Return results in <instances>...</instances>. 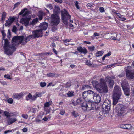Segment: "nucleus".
Returning a JSON list of instances; mask_svg holds the SVG:
<instances>
[{
  "label": "nucleus",
  "instance_id": "f257e3e1",
  "mask_svg": "<svg viewBox=\"0 0 134 134\" xmlns=\"http://www.w3.org/2000/svg\"><path fill=\"white\" fill-rule=\"evenodd\" d=\"M114 76L111 77H108L105 78V80L101 78L100 79V84L97 81H92V82L93 86L100 93H107L108 92L107 87L106 81L109 82V86L112 87L114 84V81L112 79H114Z\"/></svg>",
  "mask_w": 134,
  "mask_h": 134
},
{
  "label": "nucleus",
  "instance_id": "f03ea898",
  "mask_svg": "<svg viewBox=\"0 0 134 134\" xmlns=\"http://www.w3.org/2000/svg\"><path fill=\"white\" fill-rule=\"evenodd\" d=\"M1 33L3 36V39L4 41L3 46L4 53L7 55H11L12 54L13 52L15 50V48L13 45L9 44V43L7 39H4L6 36V34L4 31H2Z\"/></svg>",
  "mask_w": 134,
  "mask_h": 134
},
{
  "label": "nucleus",
  "instance_id": "7ed1b4c3",
  "mask_svg": "<svg viewBox=\"0 0 134 134\" xmlns=\"http://www.w3.org/2000/svg\"><path fill=\"white\" fill-rule=\"evenodd\" d=\"M31 38H34L32 35L25 38L23 36H15L12 38V42L15 46L17 45L20 43H22V44L24 45Z\"/></svg>",
  "mask_w": 134,
  "mask_h": 134
},
{
  "label": "nucleus",
  "instance_id": "20e7f679",
  "mask_svg": "<svg viewBox=\"0 0 134 134\" xmlns=\"http://www.w3.org/2000/svg\"><path fill=\"white\" fill-rule=\"evenodd\" d=\"M122 93L121 92V89L120 87L115 86L114 88L113 95V104L114 105L116 104L118 100L120 99Z\"/></svg>",
  "mask_w": 134,
  "mask_h": 134
},
{
  "label": "nucleus",
  "instance_id": "39448f33",
  "mask_svg": "<svg viewBox=\"0 0 134 134\" xmlns=\"http://www.w3.org/2000/svg\"><path fill=\"white\" fill-rule=\"evenodd\" d=\"M77 104H82L81 107L82 109L84 111L89 110H91V103L89 102L85 101L83 102L82 99L81 98H79L76 100Z\"/></svg>",
  "mask_w": 134,
  "mask_h": 134
},
{
  "label": "nucleus",
  "instance_id": "423d86ee",
  "mask_svg": "<svg viewBox=\"0 0 134 134\" xmlns=\"http://www.w3.org/2000/svg\"><path fill=\"white\" fill-rule=\"evenodd\" d=\"M61 18L63 22L66 25L68 23V20L70 19L71 16L65 9L61 11Z\"/></svg>",
  "mask_w": 134,
  "mask_h": 134
},
{
  "label": "nucleus",
  "instance_id": "0eeeda50",
  "mask_svg": "<svg viewBox=\"0 0 134 134\" xmlns=\"http://www.w3.org/2000/svg\"><path fill=\"white\" fill-rule=\"evenodd\" d=\"M126 77L129 79L134 78V61L132 63L131 67L127 66L126 70Z\"/></svg>",
  "mask_w": 134,
  "mask_h": 134
},
{
  "label": "nucleus",
  "instance_id": "6e6552de",
  "mask_svg": "<svg viewBox=\"0 0 134 134\" xmlns=\"http://www.w3.org/2000/svg\"><path fill=\"white\" fill-rule=\"evenodd\" d=\"M60 19L59 15L57 14H53L51 17V23L54 25L57 26L58 25L60 22Z\"/></svg>",
  "mask_w": 134,
  "mask_h": 134
},
{
  "label": "nucleus",
  "instance_id": "1a4fd4ad",
  "mask_svg": "<svg viewBox=\"0 0 134 134\" xmlns=\"http://www.w3.org/2000/svg\"><path fill=\"white\" fill-rule=\"evenodd\" d=\"M31 19V17H26L22 18L20 20V23L24 24L26 26H28L29 21Z\"/></svg>",
  "mask_w": 134,
  "mask_h": 134
},
{
  "label": "nucleus",
  "instance_id": "9d476101",
  "mask_svg": "<svg viewBox=\"0 0 134 134\" xmlns=\"http://www.w3.org/2000/svg\"><path fill=\"white\" fill-rule=\"evenodd\" d=\"M32 35L34 38H38L41 37V35L42 34L41 30H39L34 31H32Z\"/></svg>",
  "mask_w": 134,
  "mask_h": 134
},
{
  "label": "nucleus",
  "instance_id": "9b49d317",
  "mask_svg": "<svg viewBox=\"0 0 134 134\" xmlns=\"http://www.w3.org/2000/svg\"><path fill=\"white\" fill-rule=\"evenodd\" d=\"M26 99L27 101H34L36 100V97L34 95L32 96L31 93H29L26 97Z\"/></svg>",
  "mask_w": 134,
  "mask_h": 134
},
{
  "label": "nucleus",
  "instance_id": "f8f14e48",
  "mask_svg": "<svg viewBox=\"0 0 134 134\" xmlns=\"http://www.w3.org/2000/svg\"><path fill=\"white\" fill-rule=\"evenodd\" d=\"M77 50L80 52V53H83L84 54H86L88 51L85 47L82 48L81 47H78L77 48Z\"/></svg>",
  "mask_w": 134,
  "mask_h": 134
},
{
  "label": "nucleus",
  "instance_id": "ddd939ff",
  "mask_svg": "<svg viewBox=\"0 0 134 134\" xmlns=\"http://www.w3.org/2000/svg\"><path fill=\"white\" fill-rule=\"evenodd\" d=\"M23 93L22 92L19 93H14L12 96V98L14 99H19L23 97Z\"/></svg>",
  "mask_w": 134,
  "mask_h": 134
},
{
  "label": "nucleus",
  "instance_id": "4468645a",
  "mask_svg": "<svg viewBox=\"0 0 134 134\" xmlns=\"http://www.w3.org/2000/svg\"><path fill=\"white\" fill-rule=\"evenodd\" d=\"M93 98L94 101L96 103H98L101 100L100 96L98 94L96 93L93 97Z\"/></svg>",
  "mask_w": 134,
  "mask_h": 134
},
{
  "label": "nucleus",
  "instance_id": "2eb2a0df",
  "mask_svg": "<svg viewBox=\"0 0 134 134\" xmlns=\"http://www.w3.org/2000/svg\"><path fill=\"white\" fill-rule=\"evenodd\" d=\"M48 26V24L46 22H44L41 24L40 27L42 31V30H46Z\"/></svg>",
  "mask_w": 134,
  "mask_h": 134
},
{
  "label": "nucleus",
  "instance_id": "dca6fc26",
  "mask_svg": "<svg viewBox=\"0 0 134 134\" xmlns=\"http://www.w3.org/2000/svg\"><path fill=\"white\" fill-rule=\"evenodd\" d=\"M52 104L51 102L49 101L45 103L44 104V110L46 112V114L49 113V110H47L46 108Z\"/></svg>",
  "mask_w": 134,
  "mask_h": 134
},
{
  "label": "nucleus",
  "instance_id": "f3484780",
  "mask_svg": "<svg viewBox=\"0 0 134 134\" xmlns=\"http://www.w3.org/2000/svg\"><path fill=\"white\" fill-rule=\"evenodd\" d=\"M27 9L26 8H25L23 9L19 13V15H21L24 13L23 15L22 16L24 17L26 16L28 13V11L26 10H27Z\"/></svg>",
  "mask_w": 134,
  "mask_h": 134
},
{
  "label": "nucleus",
  "instance_id": "a211bd4d",
  "mask_svg": "<svg viewBox=\"0 0 134 134\" xmlns=\"http://www.w3.org/2000/svg\"><path fill=\"white\" fill-rule=\"evenodd\" d=\"M121 83L122 88L129 86L127 81L125 79L121 81Z\"/></svg>",
  "mask_w": 134,
  "mask_h": 134
},
{
  "label": "nucleus",
  "instance_id": "6ab92c4d",
  "mask_svg": "<svg viewBox=\"0 0 134 134\" xmlns=\"http://www.w3.org/2000/svg\"><path fill=\"white\" fill-rule=\"evenodd\" d=\"M125 113V108L123 107L121 108L118 111L117 115L118 116H121L122 115Z\"/></svg>",
  "mask_w": 134,
  "mask_h": 134
},
{
  "label": "nucleus",
  "instance_id": "aec40b11",
  "mask_svg": "<svg viewBox=\"0 0 134 134\" xmlns=\"http://www.w3.org/2000/svg\"><path fill=\"white\" fill-rule=\"evenodd\" d=\"M16 121L17 119L15 118H9L7 121L8 125H10Z\"/></svg>",
  "mask_w": 134,
  "mask_h": 134
},
{
  "label": "nucleus",
  "instance_id": "412c9836",
  "mask_svg": "<svg viewBox=\"0 0 134 134\" xmlns=\"http://www.w3.org/2000/svg\"><path fill=\"white\" fill-rule=\"evenodd\" d=\"M124 91V94L127 96H128L129 95L130 89L129 87L122 88Z\"/></svg>",
  "mask_w": 134,
  "mask_h": 134
},
{
  "label": "nucleus",
  "instance_id": "4be33fe9",
  "mask_svg": "<svg viewBox=\"0 0 134 134\" xmlns=\"http://www.w3.org/2000/svg\"><path fill=\"white\" fill-rule=\"evenodd\" d=\"M120 127L124 129H129L131 128V126L130 124H122L120 125Z\"/></svg>",
  "mask_w": 134,
  "mask_h": 134
},
{
  "label": "nucleus",
  "instance_id": "5701e85b",
  "mask_svg": "<svg viewBox=\"0 0 134 134\" xmlns=\"http://www.w3.org/2000/svg\"><path fill=\"white\" fill-rule=\"evenodd\" d=\"M110 106H108L107 107H102L103 108L102 109V110L104 112H105V113H108V111L110 110Z\"/></svg>",
  "mask_w": 134,
  "mask_h": 134
},
{
  "label": "nucleus",
  "instance_id": "b1692460",
  "mask_svg": "<svg viewBox=\"0 0 134 134\" xmlns=\"http://www.w3.org/2000/svg\"><path fill=\"white\" fill-rule=\"evenodd\" d=\"M111 101L109 100H105L103 103L102 107H107L108 106L111 105Z\"/></svg>",
  "mask_w": 134,
  "mask_h": 134
},
{
  "label": "nucleus",
  "instance_id": "393cba45",
  "mask_svg": "<svg viewBox=\"0 0 134 134\" xmlns=\"http://www.w3.org/2000/svg\"><path fill=\"white\" fill-rule=\"evenodd\" d=\"M104 52V50L97 51L96 54V56L97 57L102 56Z\"/></svg>",
  "mask_w": 134,
  "mask_h": 134
},
{
  "label": "nucleus",
  "instance_id": "a878e982",
  "mask_svg": "<svg viewBox=\"0 0 134 134\" xmlns=\"http://www.w3.org/2000/svg\"><path fill=\"white\" fill-rule=\"evenodd\" d=\"M44 92L42 93L41 92H38L36 93L34 95V96H35L36 97V99L37 97H41L43 94L44 93Z\"/></svg>",
  "mask_w": 134,
  "mask_h": 134
},
{
  "label": "nucleus",
  "instance_id": "bb28decb",
  "mask_svg": "<svg viewBox=\"0 0 134 134\" xmlns=\"http://www.w3.org/2000/svg\"><path fill=\"white\" fill-rule=\"evenodd\" d=\"M39 19L40 20H41L42 19L44 15L43 13L41 11H39L38 14Z\"/></svg>",
  "mask_w": 134,
  "mask_h": 134
},
{
  "label": "nucleus",
  "instance_id": "cd10ccee",
  "mask_svg": "<svg viewBox=\"0 0 134 134\" xmlns=\"http://www.w3.org/2000/svg\"><path fill=\"white\" fill-rule=\"evenodd\" d=\"M74 92L73 91H70L68 92L67 93V95L68 97H72L74 95Z\"/></svg>",
  "mask_w": 134,
  "mask_h": 134
},
{
  "label": "nucleus",
  "instance_id": "c85d7f7f",
  "mask_svg": "<svg viewBox=\"0 0 134 134\" xmlns=\"http://www.w3.org/2000/svg\"><path fill=\"white\" fill-rule=\"evenodd\" d=\"M38 21V19L37 18H36L33 20L32 21L31 23V24L32 25L35 24Z\"/></svg>",
  "mask_w": 134,
  "mask_h": 134
},
{
  "label": "nucleus",
  "instance_id": "c756f323",
  "mask_svg": "<svg viewBox=\"0 0 134 134\" xmlns=\"http://www.w3.org/2000/svg\"><path fill=\"white\" fill-rule=\"evenodd\" d=\"M6 13L5 12H3L2 14V16L1 18V20L3 21L4 20L6 17Z\"/></svg>",
  "mask_w": 134,
  "mask_h": 134
},
{
  "label": "nucleus",
  "instance_id": "7c9ffc66",
  "mask_svg": "<svg viewBox=\"0 0 134 134\" xmlns=\"http://www.w3.org/2000/svg\"><path fill=\"white\" fill-rule=\"evenodd\" d=\"M71 114L72 115V116L75 117H77L78 116H79V115L78 113L75 111H73V112H72L71 113Z\"/></svg>",
  "mask_w": 134,
  "mask_h": 134
},
{
  "label": "nucleus",
  "instance_id": "2f4dec72",
  "mask_svg": "<svg viewBox=\"0 0 134 134\" xmlns=\"http://www.w3.org/2000/svg\"><path fill=\"white\" fill-rule=\"evenodd\" d=\"M57 74L54 73H49L47 74V76L49 77H53L56 76Z\"/></svg>",
  "mask_w": 134,
  "mask_h": 134
},
{
  "label": "nucleus",
  "instance_id": "473e14b6",
  "mask_svg": "<svg viewBox=\"0 0 134 134\" xmlns=\"http://www.w3.org/2000/svg\"><path fill=\"white\" fill-rule=\"evenodd\" d=\"M88 95L87 91L83 92L82 93V96L83 98L85 99Z\"/></svg>",
  "mask_w": 134,
  "mask_h": 134
},
{
  "label": "nucleus",
  "instance_id": "72a5a7b5",
  "mask_svg": "<svg viewBox=\"0 0 134 134\" xmlns=\"http://www.w3.org/2000/svg\"><path fill=\"white\" fill-rule=\"evenodd\" d=\"M117 64H118V63H114L110 65H107L106 66V67L108 68H110L112 67H113V66L114 67V66H116Z\"/></svg>",
  "mask_w": 134,
  "mask_h": 134
},
{
  "label": "nucleus",
  "instance_id": "f704fd0d",
  "mask_svg": "<svg viewBox=\"0 0 134 134\" xmlns=\"http://www.w3.org/2000/svg\"><path fill=\"white\" fill-rule=\"evenodd\" d=\"M87 92L88 93V94H92L93 96H94V95L96 94L93 92V91L91 90H88L87 91Z\"/></svg>",
  "mask_w": 134,
  "mask_h": 134
},
{
  "label": "nucleus",
  "instance_id": "c9c22d12",
  "mask_svg": "<svg viewBox=\"0 0 134 134\" xmlns=\"http://www.w3.org/2000/svg\"><path fill=\"white\" fill-rule=\"evenodd\" d=\"M4 114L5 115L7 118L9 117L10 116V114L9 112L7 111H3Z\"/></svg>",
  "mask_w": 134,
  "mask_h": 134
},
{
  "label": "nucleus",
  "instance_id": "e433bc0d",
  "mask_svg": "<svg viewBox=\"0 0 134 134\" xmlns=\"http://www.w3.org/2000/svg\"><path fill=\"white\" fill-rule=\"evenodd\" d=\"M86 64L90 66H92L93 65L92 64L90 63V61L87 60L85 63Z\"/></svg>",
  "mask_w": 134,
  "mask_h": 134
},
{
  "label": "nucleus",
  "instance_id": "4c0bfd02",
  "mask_svg": "<svg viewBox=\"0 0 134 134\" xmlns=\"http://www.w3.org/2000/svg\"><path fill=\"white\" fill-rule=\"evenodd\" d=\"M88 48L89 50L91 51H93L94 50L95 48V47L93 46H89L88 47Z\"/></svg>",
  "mask_w": 134,
  "mask_h": 134
},
{
  "label": "nucleus",
  "instance_id": "58836bf2",
  "mask_svg": "<svg viewBox=\"0 0 134 134\" xmlns=\"http://www.w3.org/2000/svg\"><path fill=\"white\" fill-rule=\"evenodd\" d=\"M65 113V111L64 109H62L60 110V114L61 115H64Z\"/></svg>",
  "mask_w": 134,
  "mask_h": 134
},
{
  "label": "nucleus",
  "instance_id": "ea45409f",
  "mask_svg": "<svg viewBox=\"0 0 134 134\" xmlns=\"http://www.w3.org/2000/svg\"><path fill=\"white\" fill-rule=\"evenodd\" d=\"M40 85L41 87H43L46 86V83L44 82H40Z\"/></svg>",
  "mask_w": 134,
  "mask_h": 134
},
{
  "label": "nucleus",
  "instance_id": "a19ab883",
  "mask_svg": "<svg viewBox=\"0 0 134 134\" xmlns=\"http://www.w3.org/2000/svg\"><path fill=\"white\" fill-rule=\"evenodd\" d=\"M20 2H18L14 4V6L13 9H14L15 8L18 7L20 4Z\"/></svg>",
  "mask_w": 134,
  "mask_h": 134
},
{
  "label": "nucleus",
  "instance_id": "79ce46f5",
  "mask_svg": "<svg viewBox=\"0 0 134 134\" xmlns=\"http://www.w3.org/2000/svg\"><path fill=\"white\" fill-rule=\"evenodd\" d=\"M12 23L10 22L8 20L6 21L5 25L6 26H9Z\"/></svg>",
  "mask_w": 134,
  "mask_h": 134
},
{
  "label": "nucleus",
  "instance_id": "37998d69",
  "mask_svg": "<svg viewBox=\"0 0 134 134\" xmlns=\"http://www.w3.org/2000/svg\"><path fill=\"white\" fill-rule=\"evenodd\" d=\"M15 130H16L15 129H13L12 130H6L4 131V134H7L11 132L12 131V130L14 131Z\"/></svg>",
  "mask_w": 134,
  "mask_h": 134
},
{
  "label": "nucleus",
  "instance_id": "c03bdc74",
  "mask_svg": "<svg viewBox=\"0 0 134 134\" xmlns=\"http://www.w3.org/2000/svg\"><path fill=\"white\" fill-rule=\"evenodd\" d=\"M7 101L9 103L11 104L13 103V100L12 98H9L7 99Z\"/></svg>",
  "mask_w": 134,
  "mask_h": 134
},
{
  "label": "nucleus",
  "instance_id": "a18cd8bd",
  "mask_svg": "<svg viewBox=\"0 0 134 134\" xmlns=\"http://www.w3.org/2000/svg\"><path fill=\"white\" fill-rule=\"evenodd\" d=\"M4 78H6L7 79H11L10 75L9 74L5 75L4 76Z\"/></svg>",
  "mask_w": 134,
  "mask_h": 134
},
{
  "label": "nucleus",
  "instance_id": "49530a36",
  "mask_svg": "<svg viewBox=\"0 0 134 134\" xmlns=\"http://www.w3.org/2000/svg\"><path fill=\"white\" fill-rule=\"evenodd\" d=\"M8 20L10 22L12 23L13 22L14 20L15 19L13 17H10L9 18Z\"/></svg>",
  "mask_w": 134,
  "mask_h": 134
},
{
  "label": "nucleus",
  "instance_id": "de8ad7c7",
  "mask_svg": "<svg viewBox=\"0 0 134 134\" xmlns=\"http://www.w3.org/2000/svg\"><path fill=\"white\" fill-rule=\"evenodd\" d=\"M0 83L3 85H7V83L6 82L4 81H2L1 80H0Z\"/></svg>",
  "mask_w": 134,
  "mask_h": 134
},
{
  "label": "nucleus",
  "instance_id": "09e8293b",
  "mask_svg": "<svg viewBox=\"0 0 134 134\" xmlns=\"http://www.w3.org/2000/svg\"><path fill=\"white\" fill-rule=\"evenodd\" d=\"M22 117L24 119H27L28 118V116L27 114H23L22 115Z\"/></svg>",
  "mask_w": 134,
  "mask_h": 134
},
{
  "label": "nucleus",
  "instance_id": "8fccbe9b",
  "mask_svg": "<svg viewBox=\"0 0 134 134\" xmlns=\"http://www.w3.org/2000/svg\"><path fill=\"white\" fill-rule=\"evenodd\" d=\"M10 114H12L11 115L12 116H16L18 115V114L16 112L11 113Z\"/></svg>",
  "mask_w": 134,
  "mask_h": 134
},
{
  "label": "nucleus",
  "instance_id": "3c124183",
  "mask_svg": "<svg viewBox=\"0 0 134 134\" xmlns=\"http://www.w3.org/2000/svg\"><path fill=\"white\" fill-rule=\"evenodd\" d=\"M99 10L100 12L102 13L104 12V8L103 7H100L99 8Z\"/></svg>",
  "mask_w": 134,
  "mask_h": 134
},
{
  "label": "nucleus",
  "instance_id": "603ef678",
  "mask_svg": "<svg viewBox=\"0 0 134 134\" xmlns=\"http://www.w3.org/2000/svg\"><path fill=\"white\" fill-rule=\"evenodd\" d=\"M11 35V34L10 30H8V33L7 34V37L8 38H10Z\"/></svg>",
  "mask_w": 134,
  "mask_h": 134
},
{
  "label": "nucleus",
  "instance_id": "864d4df0",
  "mask_svg": "<svg viewBox=\"0 0 134 134\" xmlns=\"http://www.w3.org/2000/svg\"><path fill=\"white\" fill-rule=\"evenodd\" d=\"M53 53L52 52H48L45 53L44 54L46 55H52Z\"/></svg>",
  "mask_w": 134,
  "mask_h": 134
},
{
  "label": "nucleus",
  "instance_id": "5fc2aeb1",
  "mask_svg": "<svg viewBox=\"0 0 134 134\" xmlns=\"http://www.w3.org/2000/svg\"><path fill=\"white\" fill-rule=\"evenodd\" d=\"M47 7L50 10L52 9L53 7L51 4H49L47 5Z\"/></svg>",
  "mask_w": 134,
  "mask_h": 134
},
{
  "label": "nucleus",
  "instance_id": "6e6d98bb",
  "mask_svg": "<svg viewBox=\"0 0 134 134\" xmlns=\"http://www.w3.org/2000/svg\"><path fill=\"white\" fill-rule=\"evenodd\" d=\"M71 39H66L64 40H63V41L65 43H67L68 42H70L71 41Z\"/></svg>",
  "mask_w": 134,
  "mask_h": 134
},
{
  "label": "nucleus",
  "instance_id": "4d7b16f0",
  "mask_svg": "<svg viewBox=\"0 0 134 134\" xmlns=\"http://www.w3.org/2000/svg\"><path fill=\"white\" fill-rule=\"evenodd\" d=\"M117 34H116V37L112 36L110 38L113 40H116V37H117Z\"/></svg>",
  "mask_w": 134,
  "mask_h": 134
},
{
  "label": "nucleus",
  "instance_id": "13d9d810",
  "mask_svg": "<svg viewBox=\"0 0 134 134\" xmlns=\"http://www.w3.org/2000/svg\"><path fill=\"white\" fill-rule=\"evenodd\" d=\"M111 51H109L108 53L107 54H106L105 55L106 57H108L111 55Z\"/></svg>",
  "mask_w": 134,
  "mask_h": 134
},
{
  "label": "nucleus",
  "instance_id": "bf43d9fd",
  "mask_svg": "<svg viewBox=\"0 0 134 134\" xmlns=\"http://www.w3.org/2000/svg\"><path fill=\"white\" fill-rule=\"evenodd\" d=\"M72 104L74 105V106H75L77 104L76 101L73 100L72 102Z\"/></svg>",
  "mask_w": 134,
  "mask_h": 134
},
{
  "label": "nucleus",
  "instance_id": "052dcab7",
  "mask_svg": "<svg viewBox=\"0 0 134 134\" xmlns=\"http://www.w3.org/2000/svg\"><path fill=\"white\" fill-rule=\"evenodd\" d=\"M22 131L24 132H26L27 131V129L26 128H24L22 130Z\"/></svg>",
  "mask_w": 134,
  "mask_h": 134
},
{
  "label": "nucleus",
  "instance_id": "680f3d73",
  "mask_svg": "<svg viewBox=\"0 0 134 134\" xmlns=\"http://www.w3.org/2000/svg\"><path fill=\"white\" fill-rule=\"evenodd\" d=\"M125 75V74L122 73L118 75V76L120 77H123Z\"/></svg>",
  "mask_w": 134,
  "mask_h": 134
},
{
  "label": "nucleus",
  "instance_id": "e2e57ef3",
  "mask_svg": "<svg viewBox=\"0 0 134 134\" xmlns=\"http://www.w3.org/2000/svg\"><path fill=\"white\" fill-rule=\"evenodd\" d=\"M120 18H121V20L122 21H124L126 19V18L123 16L121 15V17Z\"/></svg>",
  "mask_w": 134,
  "mask_h": 134
},
{
  "label": "nucleus",
  "instance_id": "0e129e2a",
  "mask_svg": "<svg viewBox=\"0 0 134 134\" xmlns=\"http://www.w3.org/2000/svg\"><path fill=\"white\" fill-rule=\"evenodd\" d=\"M57 3H61L62 2V0H54Z\"/></svg>",
  "mask_w": 134,
  "mask_h": 134
},
{
  "label": "nucleus",
  "instance_id": "69168bd1",
  "mask_svg": "<svg viewBox=\"0 0 134 134\" xmlns=\"http://www.w3.org/2000/svg\"><path fill=\"white\" fill-rule=\"evenodd\" d=\"M93 5V3H88L87 4V7H91L92 5Z\"/></svg>",
  "mask_w": 134,
  "mask_h": 134
},
{
  "label": "nucleus",
  "instance_id": "338daca9",
  "mask_svg": "<svg viewBox=\"0 0 134 134\" xmlns=\"http://www.w3.org/2000/svg\"><path fill=\"white\" fill-rule=\"evenodd\" d=\"M93 36H99V34L98 33H97V32H95L94 33Z\"/></svg>",
  "mask_w": 134,
  "mask_h": 134
},
{
  "label": "nucleus",
  "instance_id": "774afa93",
  "mask_svg": "<svg viewBox=\"0 0 134 134\" xmlns=\"http://www.w3.org/2000/svg\"><path fill=\"white\" fill-rule=\"evenodd\" d=\"M45 53H39L38 54H39V55L41 56H44L45 55H45V54H44Z\"/></svg>",
  "mask_w": 134,
  "mask_h": 134
}]
</instances>
